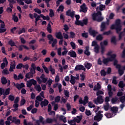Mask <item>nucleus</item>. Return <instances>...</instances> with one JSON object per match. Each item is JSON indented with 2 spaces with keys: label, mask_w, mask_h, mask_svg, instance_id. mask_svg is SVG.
<instances>
[{
  "label": "nucleus",
  "mask_w": 125,
  "mask_h": 125,
  "mask_svg": "<svg viewBox=\"0 0 125 125\" xmlns=\"http://www.w3.org/2000/svg\"><path fill=\"white\" fill-rule=\"evenodd\" d=\"M117 101H118V98L117 97L113 98L111 99L112 104H115Z\"/></svg>",
  "instance_id": "obj_64"
},
{
  "label": "nucleus",
  "mask_w": 125,
  "mask_h": 125,
  "mask_svg": "<svg viewBox=\"0 0 125 125\" xmlns=\"http://www.w3.org/2000/svg\"><path fill=\"white\" fill-rule=\"evenodd\" d=\"M92 19L93 21H97V22H102V21L104 20V17H103L102 16H99L97 18H95V20L94 18H92Z\"/></svg>",
  "instance_id": "obj_17"
},
{
  "label": "nucleus",
  "mask_w": 125,
  "mask_h": 125,
  "mask_svg": "<svg viewBox=\"0 0 125 125\" xmlns=\"http://www.w3.org/2000/svg\"><path fill=\"white\" fill-rule=\"evenodd\" d=\"M0 33H5L6 32V29L5 28V23L4 22L0 24Z\"/></svg>",
  "instance_id": "obj_14"
},
{
  "label": "nucleus",
  "mask_w": 125,
  "mask_h": 125,
  "mask_svg": "<svg viewBox=\"0 0 125 125\" xmlns=\"http://www.w3.org/2000/svg\"><path fill=\"white\" fill-rule=\"evenodd\" d=\"M101 53L102 55H104V53H105V51H106V49H105V46H103L101 45Z\"/></svg>",
  "instance_id": "obj_32"
},
{
  "label": "nucleus",
  "mask_w": 125,
  "mask_h": 125,
  "mask_svg": "<svg viewBox=\"0 0 125 125\" xmlns=\"http://www.w3.org/2000/svg\"><path fill=\"white\" fill-rule=\"evenodd\" d=\"M10 93V88L8 87L7 89H6L5 90H4L3 94H4V95H9Z\"/></svg>",
  "instance_id": "obj_40"
},
{
  "label": "nucleus",
  "mask_w": 125,
  "mask_h": 125,
  "mask_svg": "<svg viewBox=\"0 0 125 125\" xmlns=\"http://www.w3.org/2000/svg\"><path fill=\"white\" fill-rule=\"evenodd\" d=\"M94 52L97 53V54H98L99 53V45H97L94 48Z\"/></svg>",
  "instance_id": "obj_52"
},
{
  "label": "nucleus",
  "mask_w": 125,
  "mask_h": 125,
  "mask_svg": "<svg viewBox=\"0 0 125 125\" xmlns=\"http://www.w3.org/2000/svg\"><path fill=\"white\" fill-rule=\"evenodd\" d=\"M64 11V6L63 5H60L59 8L57 10V11L58 12H59L60 11H62V12H63Z\"/></svg>",
  "instance_id": "obj_43"
},
{
  "label": "nucleus",
  "mask_w": 125,
  "mask_h": 125,
  "mask_svg": "<svg viewBox=\"0 0 125 125\" xmlns=\"http://www.w3.org/2000/svg\"><path fill=\"white\" fill-rule=\"evenodd\" d=\"M106 8V6L104 4H100L99 6V10L101 11H103V10H104Z\"/></svg>",
  "instance_id": "obj_49"
},
{
  "label": "nucleus",
  "mask_w": 125,
  "mask_h": 125,
  "mask_svg": "<svg viewBox=\"0 0 125 125\" xmlns=\"http://www.w3.org/2000/svg\"><path fill=\"white\" fill-rule=\"evenodd\" d=\"M58 85L59 91L60 93L62 92V85L61 84H58V83H55L53 85V88H56Z\"/></svg>",
  "instance_id": "obj_16"
},
{
  "label": "nucleus",
  "mask_w": 125,
  "mask_h": 125,
  "mask_svg": "<svg viewBox=\"0 0 125 125\" xmlns=\"http://www.w3.org/2000/svg\"><path fill=\"white\" fill-rule=\"evenodd\" d=\"M83 119V117L82 116H77V118H74V121L75 123H77L78 124H80L81 123V121H82V119Z\"/></svg>",
  "instance_id": "obj_28"
},
{
  "label": "nucleus",
  "mask_w": 125,
  "mask_h": 125,
  "mask_svg": "<svg viewBox=\"0 0 125 125\" xmlns=\"http://www.w3.org/2000/svg\"><path fill=\"white\" fill-rule=\"evenodd\" d=\"M75 13H76V12H75L74 11H71V9H69L66 12L67 16H70L71 19H74L75 17Z\"/></svg>",
  "instance_id": "obj_7"
},
{
  "label": "nucleus",
  "mask_w": 125,
  "mask_h": 125,
  "mask_svg": "<svg viewBox=\"0 0 125 125\" xmlns=\"http://www.w3.org/2000/svg\"><path fill=\"white\" fill-rule=\"evenodd\" d=\"M119 87L120 88H124L125 86V84L124 83V81H120L118 84Z\"/></svg>",
  "instance_id": "obj_41"
},
{
  "label": "nucleus",
  "mask_w": 125,
  "mask_h": 125,
  "mask_svg": "<svg viewBox=\"0 0 125 125\" xmlns=\"http://www.w3.org/2000/svg\"><path fill=\"white\" fill-rule=\"evenodd\" d=\"M110 110L112 111V114L114 113V116H116V113L118 112V107L117 106L112 107H111Z\"/></svg>",
  "instance_id": "obj_23"
},
{
  "label": "nucleus",
  "mask_w": 125,
  "mask_h": 125,
  "mask_svg": "<svg viewBox=\"0 0 125 125\" xmlns=\"http://www.w3.org/2000/svg\"><path fill=\"white\" fill-rule=\"evenodd\" d=\"M50 13H49V16L51 17V18H52L53 16H54V12L53 11V10L50 9L49 10Z\"/></svg>",
  "instance_id": "obj_53"
},
{
  "label": "nucleus",
  "mask_w": 125,
  "mask_h": 125,
  "mask_svg": "<svg viewBox=\"0 0 125 125\" xmlns=\"http://www.w3.org/2000/svg\"><path fill=\"white\" fill-rule=\"evenodd\" d=\"M111 42L112 43H114V44H116L117 43V40H116V37L113 36L111 39Z\"/></svg>",
  "instance_id": "obj_45"
},
{
  "label": "nucleus",
  "mask_w": 125,
  "mask_h": 125,
  "mask_svg": "<svg viewBox=\"0 0 125 125\" xmlns=\"http://www.w3.org/2000/svg\"><path fill=\"white\" fill-rule=\"evenodd\" d=\"M103 94H104V92L103 91L98 90L97 91V93H96L97 96H102L101 95H102Z\"/></svg>",
  "instance_id": "obj_44"
},
{
  "label": "nucleus",
  "mask_w": 125,
  "mask_h": 125,
  "mask_svg": "<svg viewBox=\"0 0 125 125\" xmlns=\"http://www.w3.org/2000/svg\"><path fill=\"white\" fill-rule=\"evenodd\" d=\"M44 118L42 116H40L39 117V120H36L33 119V121H36V124L35 125H41V123L42 125H45V121H43Z\"/></svg>",
  "instance_id": "obj_4"
},
{
  "label": "nucleus",
  "mask_w": 125,
  "mask_h": 125,
  "mask_svg": "<svg viewBox=\"0 0 125 125\" xmlns=\"http://www.w3.org/2000/svg\"><path fill=\"white\" fill-rule=\"evenodd\" d=\"M12 20H13L14 22H16V23H17V22H18V21H19L18 17L16 16L15 13L12 16Z\"/></svg>",
  "instance_id": "obj_33"
},
{
  "label": "nucleus",
  "mask_w": 125,
  "mask_h": 125,
  "mask_svg": "<svg viewBox=\"0 0 125 125\" xmlns=\"http://www.w3.org/2000/svg\"><path fill=\"white\" fill-rule=\"evenodd\" d=\"M36 80L39 84H41L42 83H45L46 82H47V78H44L41 80V78L40 77H37Z\"/></svg>",
  "instance_id": "obj_11"
},
{
  "label": "nucleus",
  "mask_w": 125,
  "mask_h": 125,
  "mask_svg": "<svg viewBox=\"0 0 125 125\" xmlns=\"http://www.w3.org/2000/svg\"><path fill=\"white\" fill-rule=\"evenodd\" d=\"M41 15L39 16H38L37 18H35V26H37L38 25V21H39V20H41V22L42 21V20L41 19Z\"/></svg>",
  "instance_id": "obj_27"
},
{
  "label": "nucleus",
  "mask_w": 125,
  "mask_h": 125,
  "mask_svg": "<svg viewBox=\"0 0 125 125\" xmlns=\"http://www.w3.org/2000/svg\"><path fill=\"white\" fill-rule=\"evenodd\" d=\"M107 75V72L105 71V70L102 69L101 71V76H103V77H105Z\"/></svg>",
  "instance_id": "obj_59"
},
{
  "label": "nucleus",
  "mask_w": 125,
  "mask_h": 125,
  "mask_svg": "<svg viewBox=\"0 0 125 125\" xmlns=\"http://www.w3.org/2000/svg\"><path fill=\"white\" fill-rule=\"evenodd\" d=\"M75 71H85V68L83 65L82 64H78L76 65L75 69Z\"/></svg>",
  "instance_id": "obj_8"
},
{
  "label": "nucleus",
  "mask_w": 125,
  "mask_h": 125,
  "mask_svg": "<svg viewBox=\"0 0 125 125\" xmlns=\"http://www.w3.org/2000/svg\"><path fill=\"white\" fill-rule=\"evenodd\" d=\"M81 10L80 11V12H83V13H86L87 12V7H86V5L85 3H83L81 6H80Z\"/></svg>",
  "instance_id": "obj_9"
},
{
  "label": "nucleus",
  "mask_w": 125,
  "mask_h": 125,
  "mask_svg": "<svg viewBox=\"0 0 125 125\" xmlns=\"http://www.w3.org/2000/svg\"><path fill=\"white\" fill-rule=\"evenodd\" d=\"M47 30L49 34H51L52 33V30L51 29V25L50 23H48V25L47 27Z\"/></svg>",
  "instance_id": "obj_37"
},
{
  "label": "nucleus",
  "mask_w": 125,
  "mask_h": 125,
  "mask_svg": "<svg viewBox=\"0 0 125 125\" xmlns=\"http://www.w3.org/2000/svg\"><path fill=\"white\" fill-rule=\"evenodd\" d=\"M91 66H92V65L90 62H87V63L84 64V66L87 70H89V69L91 68Z\"/></svg>",
  "instance_id": "obj_39"
},
{
  "label": "nucleus",
  "mask_w": 125,
  "mask_h": 125,
  "mask_svg": "<svg viewBox=\"0 0 125 125\" xmlns=\"http://www.w3.org/2000/svg\"><path fill=\"white\" fill-rule=\"evenodd\" d=\"M67 55H70V57H73V58L77 57V54L75 51H69Z\"/></svg>",
  "instance_id": "obj_19"
},
{
  "label": "nucleus",
  "mask_w": 125,
  "mask_h": 125,
  "mask_svg": "<svg viewBox=\"0 0 125 125\" xmlns=\"http://www.w3.org/2000/svg\"><path fill=\"white\" fill-rule=\"evenodd\" d=\"M98 16H102V13L100 11H98L96 13L93 14L92 15V18L95 20V18H97Z\"/></svg>",
  "instance_id": "obj_20"
},
{
  "label": "nucleus",
  "mask_w": 125,
  "mask_h": 125,
  "mask_svg": "<svg viewBox=\"0 0 125 125\" xmlns=\"http://www.w3.org/2000/svg\"><path fill=\"white\" fill-rule=\"evenodd\" d=\"M125 28L124 29V31L123 32H121L119 33V41H121V40H122V39L123 38V37L125 36Z\"/></svg>",
  "instance_id": "obj_29"
},
{
  "label": "nucleus",
  "mask_w": 125,
  "mask_h": 125,
  "mask_svg": "<svg viewBox=\"0 0 125 125\" xmlns=\"http://www.w3.org/2000/svg\"><path fill=\"white\" fill-rule=\"evenodd\" d=\"M96 39L97 41L101 42V41H102V40H103V36H102V35L99 34L96 37Z\"/></svg>",
  "instance_id": "obj_42"
},
{
  "label": "nucleus",
  "mask_w": 125,
  "mask_h": 125,
  "mask_svg": "<svg viewBox=\"0 0 125 125\" xmlns=\"http://www.w3.org/2000/svg\"><path fill=\"white\" fill-rule=\"evenodd\" d=\"M95 104H102L104 102V100L103 99V97L102 96H98L96 99L93 100Z\"/></svg>",
  "instance_id": "obj_5"
},
{
  "label": "nucleus",
  "mask_w": 125,
  "mask_h": 125,
  "mask_svg": "<svg viewBox=\"0 0 125 125\" xmlns=\"http://www.w3.org/2000/svg\"><path fill=\"white\" fill-rule=\"evenodd\" d=\"M16 68L18 69L21 70V69H22V68H23V63H19L18 65H17Z\"/></svg>",
  "instance_id": "obj_61"
},
{
  "label": "nucleus",
  "mask_w": 125,
  "mask_h": 125,
  "mask_svg": "<svg viewBox=\"0 0 125 125\" xmlns=\"http://www.w3.org/2000/svg\"><path fill=\"white\" fill-rule=\"evenodd\" d=\"M89 34L90 36H92L93 38H95L97 36V35H98V31L92 29V28H90L89 29Z\"/></svg>",
  "instance_id": "obj_6"
},
{
  "label": "nucleus",
  "mask_w": 125,
  "mask_h": 125,
  "mask_svg": "<svg viewBox=\"0 0 125 125\" xmlns=\"http://www.w3.org/2000/svg\"><path fill=\"white\" fill-rule=\"evenodd\" d=\"M70 80L69 81V82L74 85L75 83H76V79H75V76H73L72 75L70 76Z\"/></svg>",
  "instance_id": "obj_25"
},
{
  "label": "nucleus",
  "mask_w": 125,
  "mask_h": 125,
  "mask_svg": "<svg viewBox=\"0 0 125 125\" xmlns=\"http://www.w3.org/2000/svg\"><path fill=\"white\" fill-rule=\"evenodd\" d=\"M60 99H61V97L60 96H57L55 98V101L57 103H58L60 102Z\"/></svg>",
  "instance_id": "obj_55"
},
{
  "label": "nucleus",
  "mask_w": 125,
  "mask_h": 125,
  "mask_svg": "<svg viewBox=\"0 0 125 125\" xmlns=\"http://www.w3.org/2000/svg\"><path fill=\"white\" fill-rule=\"evenodd\" d=\"M64 94L65 96V98H69L70 97V93L67 90H64Z\"/></svg>",
  "instance_id": "obj_35"
},
{
  "label": "nucleus",
  "mask_w": 125,
  "mask_h": 125,
  "mask_svg": "<svg viewBox=\"0 0 125 125\" xmlns=\"http://www.w3.org/2000/svg\"><path fill=\"white\" fill-rule=\"evenodd\" d=\"M15 86L19 90L21 89V88H23V87H25V84L23 83H21V84L17 83L16 84H15Z\"/></svg>",
  "instance_id": "obj_15"
},
{
  "label": "nucleus",
  "mask_w": 125,
  "mask_h": 125,
  "mask_svg": "<svg viewBox=\"0 0 125 125\" xmlns=\"http://www.w3.org/2000/svg\"><path fill=\"white\" fill-rule=\"evenodd\" d=\"M87 23H88V20L87 19L83 20L82 23L83 24V27L84 25H86Z\"/></svg>",
  "instance_id": "obj_54"
},
{
  "label": "nucleus",
  "mask_w": 125,
  "mask_h": 125,
  "mask_svg": "<svg viewBox=\"0 0 125 125\" xmlns=\"http://www.w3.org/2000/svg\"><path fill=\"white\" fill-rule=\"evenodd\" d=\"M40 16H41L43 20H47V21L50 20V18L48 16H45L43 14H40Z\"/></svg>",
  "instance_id": "obj_30"
},
{
  "label": "nucleus",
  "mask_w": 125,
  "mask_h": 125,
  "mask_svg": "<svg viewBox=\"0 0 125 125\" xmlns=\"http://www.w3.org/2000/svg\"><path fill=\"white\" fill-rule=\"evenodd\" d=\"M105 105H104V109L105 111H108L109 110V107H110V105L109 103H105Z\"/></svg>",
  "instance_id": "obj_58"
},
{
  "label": "nucleus",
  "mask_w": 125,
  "mask_h": 125,
  "mask_svg": "<svg viewBox=\"0 0 125 125\" xmlns=\"http://www.w3.org/2000/svg\"><path fill=\"white\" fill-rule=\"evenodd\" d=\"M1 83L3 85L6 84V83H7V80L6 79V78L4 77V76L1 78Z\"/></svg>",
  "instance_id": "obj_26"
},
{
  "label": "nucleus",
  "mask_w": 125,
  "mask_h": 125,
  "mask_svg": "<svg viewBox=\"0 0 125 125\" xmlns=\"http://www.w3.org/2000/svg\"><path fill=\"white\" fill-rule=\"evenodd\" d=\"M112 34V32L111 30H109L108 31H105L103 33V36H109Z\"/></svg>",
  "instance_id": "obj_46"
},
{
  "label": "nucleus",
  "mask_w": 125,
  "mask_h": 125,
  "mask_svg": "<svg viewBox=\"0 0 125 125\" xmlns=\"http://www.w3.org/2000/svg\"><path fill=\"white\" fill-rule=\"evenodd\" d=\"M100 45V46L102 45L103 46H107V45H108V41L104 40L103 42H101Z\"/></svg>",
  "instance_id": "obj_34"
},
{
  "label": "nucleus",
  "mask_w": 125,
  "mask_h": 125,
  "mask_svg": "<svg viewBox=\"0 0 125 125\" xmlns=\"http://www.w3.org/2000/svg\"><path fill=\"white\" fill-rule=\"evenodd\" d=\"M48 103H49V102L46 99H44L43 101H42L40 103L41 106L42 108H43L44 107H46V106H47L48 105Z\"/></svg>",
  "instance_id": "obj_13"
},
{
  "label": "nucleus",
  "mask_w": 125,
  "mask_h": 125,
  "mask_svg": "<svg viewBox=\"0 0 125 125\" xmlns=\"http://www.w3.org/2000/svg\"><path fill=\"white\" fill-rule=\"evenodd\" d=\"M21 123L20 119H17V118L16 117H13V119L12 120L11 124H15V125H19Z\"/></svg>",
  "instance_id": "obj_10"
},
{
  "label": "nucleus",
  "mask_w": 125,
  "mask_h": 125,
  "mask_svg": "<svg viewBox=\"0 0 125 125\" xmlns=\"http://www.w3.org/2000/svg\"><path fill=\"white\" fill-rule=\"evenodd\" d=\"M106 25H107V26H109V20H107L106 22L103 21L102 22L100 26L101 32H104V31H105V30H107V27L106 26Z\"/></svg>",
  "instance_id": "obj_2"
},
{
  "label": "nucleus",
  "mask_w": 125,
  "mask_h": 125,
  "mask_svg": "<svg viewBox=\"0 0 125 125\" xmlns=\"http://www.w3.org/2000/svg\"><path fill=\"white\" fill-rule=\"evenodd\" d=\"M8 99L10 101L13 102V101H14V100L15 99V96H14V95H9V96L8 97Z\"/></svg>",
  "instance_id": "obj_38"
},
{
  "label": "nucleus",
  "mask_w": 125,
  "mask_h": 125,
  "mask_svg": "<svg viewBox=\"0 0 125 125\" xmlns=\"http://www.w3.org/2000/svg\"><path fill=\"white\" fill-rule=\"evenodd\" d=\"M16 63H15V62L14 61L12 62L10 64L9 71L10 72H14V70L16 69Z\"/></svg>",
  "instance_id": "obj_12"
},
{
  "label": "nucleus",
  "mask_w": 125,
  "mask_h": 125,
  "mask_svg": "<svg viewBox=\"0 0 125 125\" xmlns=\"http://www.w3.org/2000/svg\"><path fill=\"white\" fill-rule=\"evenodd\" d=\"M75 25H77L78 26L81 25L82 27H83V21H75Z\"/></svg>",
  "instance_id": "obj_50"
},
{
  "label": "nucleus",
  "mask_w": 125,
  "mask_h": 125,
  "mask_svg": "<svg viewBox=\"0 0 125 125\" xmlns=\"http://www.w3.org/2000/svg\"><path fill=\"white\" fill-rule=\"evenodd\" d=\"M84 54L87 56H89V55H90V52H89V46H86L85 47V50L84 52Z\"/></svg>",
  "instance_id": "obj_24"
},
{
  "label": "nucleus",
  "mask_w": 125,
  "mask_h": 125,
  "mask_svg": "<svg viewBox=\"0 0 125 125\" xmlns=\"http://www.w3.org/2000/svg\"><path fill=\"white\" fill-rule=\"evenodd\" d=\"M23 48H24V49H26V50H29V49H30V48H29L26 45H21L18 47V49L19 51H22V50H23Z\"/></svg>",
  "instance_id": "obj_18"
},
{
  "label": "nucleus",
  "mask_w": 125,
  "mask_h": 125,
  "mask_svg": "<svg viewBox=\"0 0 125 125\" xmlns=\"http://www.w3.org/2000/svg\"><path fill=\"white\" fill-rule=\"evenodd\" d=\"M2 74H3L4 75H9V71H8L7 68H5L2 71Z\"/></svg>",
  "instance_id": "obj_51"
},
{
  "label": "nucleus",
  "mask_w": 125,
  "mask_h": 125,
  "mask_svg": "<svg viewBox=\"0 0 125 125\" xmlns=\"http://www.w3.org/2000/svg\"><path fill=\"white\" fill-rule=\"evenodd\" d=\"M113 52L112 51H109L108 53L106 54V55L107 56H110V57H112V56H113L114 58L113 59V60L117 57V55L116 54H112Z\"/></svg>",
  "instance_id": "obj_31"
},
{
  "label": "nucleus",
  "mask_w": 125,
  "mask_h": 125,
  "mask_svg": "<svg viewBox=\"0 0 125 125\" xmlns=\"http://www.w3.org/2000/svg\"><path fill=\"white\" fill-rule=\"evenodd\" d=\"M104 115L105 116V117H106V118H107V119H110V118H112V117H113V114L109 113H106L104 114Z\"/></svg>",
  "instance_id": "obj_57"
},
{
  "label": "nucleus",
  "mask_w": 125,
  "mask_h": 125,
  "mask_svg": "<svg viewBox=\"0 0 125 125\" xmlns=\"http://www.w3.org/2000/svg\"><path fill=\"white\" fill-rule=\"evenodd\" d=\"M47 39L49 40V41H53L54 40V38H53V36L51 34H48L47 35Z\"/></svg>",
  "instance_id": "obj_60"
},
{
  "label": "nucleus",
  "mask_w": 125,
  "mask_h": 125,
  "mask_svg": "<svg viewBox=\"0 0 125 125\" xmlns=\"http://www.w3.org/2000/svg\"><path fill=\"white\" fill-rule=\"evenodd\" d=\"M8 44H9V45H10L12 47L15 46L16 45H15V42L12 40H10L8 42Z\"/></svg>",
  "instance_id": "obj_47"
},
{
  "label": "nucleus",
  "mask_w": 125,
  "mask_h": 125,
  "mask_svg": "<svg viewBox=\"0 0 125 125\" xmlns=\"http://www.w3.org/2000/svg\"><path fill=\"white\" fill-rule=\"evenodd\" d=\"M23 125H34V124H33V123L32 122H28V123H27V120L24 119L23 121Z\"/></svg>",
  "instance_id": "obj_56"
},
{
  "label": "nucleus",
  "mask_w": 125,
  "mask_h": 125,
  "mask_svg": "<svg viewBox=\"0 0 125 125\" xmlns=\"http://www.w3.org/2000/svg\"><path fill=\"white\" fill-rule=\"evenodd\" d=\"M112 83H113V84H118V82L117 81V77L114 76L113 77Z\"/></svg>",
  "instance_id": "obj_48"
},
{
  "label": "nucleus",
  "mask_w": 125,
  "mask_h": 125,
  "mask_svg": "<svg viewBox=\"0 0 125 125\" xmlns=\"http://www.w3.org/2000/svg\"><path fill=\"white\" fill-rule=\"evenodd\" d=\"M34 107V104H32L29 107H27L26 110L28 112H30L32 109Z\"/></svg>",
  "instance_id": "obj_63"
},
{
  "label": "nucleus",
  "mask_w": 125,
  "mask_h": 125,
  "mask_svg": "<svg viewBox=\"0 0 125 125\" xmlns=\"http://www.w3.org/2000/svg\"><path fill=\"white\" fill-rule=\"evenodd\" d=\"M103 118V116L97 114L94 116V121H97V122H100V121L102 120Z\"/></svg>",
  "instance_id": "obj_21"
},
{
  "label": "nucleus",
  "mask_w": 125,
  "mask_h": 125,
  "mask_svg": "<svg viewBox=\"0 0 125 125\" xmlns=\"http://www.w3.org/2000/svg\"><path fill=\"white\" fill-rule=\"evenodd\" d=\"M111 30H116L117 34H119L122 31V25L121 24V19H118L115 21V23L112 24L110 26Z\"/></svg>",
  "instance_id": "obj_1"
},
{
  "label": "nucleus",
  "mask_w": 125,
  "mask_h": 125,
  "mask_svg": "<svg viewBox=\"0 0 125 125\" xmlns=\"http://www.w3.org/2000/svg\"><path fill=\"white\" fill-rule=\"evenodd\" d=\"M55 36L57 39H58L59 40H63V36L62 35L61 32L60 31L56 33Z\"/></svg>",
  "instance_id": "obj_22"
},
{
  "label": "nucleus",
  "mask_w": 125,
  "mask_h": 125,
  "mask_svg": "<svg viewBox=\"0 0 125 125\" xmlns=\"http://www.w3.org/2000/svg\"><path fill=\"white\" fill-rule=\"evenodd\" d=\"M35 88H36V89H37L39 92L42 91V87L39 84H38L37 86H35Z\"/></svg>",
  "instance_id": "obj_62"
},
{
  "label": "nucleus",
  "mask_w": 125,
  "mask_h": 125,
  "mask_svg": "<svg viewBox=\"0 0 125 125\" xmlns=\"http://www.w3.org/2000/svg\"><path fill=\"white\" fill-rule=\"evenodd\" d=\"M114 57L113 56H112L111 57L109 58H104L103 60V63L104 65H108V63H109V62H113V61H114Z\"/></svg>",
  "instance_id": "obj_3"
},
{
  "label": "nucleus",
  "mask_w": 125,
  "mask_h": 125,
  "mask_svg": "<svg viewBox=\"0 0 125 125\" xmlns=\"http://www.w3.org/2000/svg\"><path fill=\"white\" fill-rule=\"evenodd\" d=\"M25 78H28V79H31V78H34V74L31 72L27 73L25 75Z\"/></svg>",
  "instance_id": "obj_36"
}]
</instances>
